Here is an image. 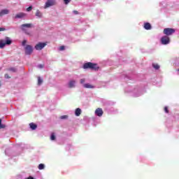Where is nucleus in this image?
<instances>
[{"instance_id":"25","label":"nucleus","mask_w":179,"mask_h":179,"mask_svg":"<svg viewBox=\"0 0 179 179\" xmlns=\"http://www.w3.org/2000/svg\"><path fill=\"white\" fill-rule=\"evenodd\" d=\"M33 9V6H29L27 8V12H30Z\"/></svg>"},{"instance_id":"9","label":"nucleus","mask_w":179,"mask_h":179,"mask_svg":"<svg viewBox=\"0 0 179 179\" xmlns=\"http://www.w3.org/2000/svg\"><path fill=\"white\" fill-rule=\"evenodd\" d=\"M95 114L96 115H97L98 117H101L103 115V114H104V112L103 111V109L101 108H98L96 109L95 110Z\"/></svg>"},{"instance_id":"1","label":"nucleus","mask_w":179,"mask_h":179,"mask_svg":"<svg viewBox=\"0 0 179 179\" xmlns=\"http://www.w3.org/2000/svg\"><path fill=\"white\" fill-rule=\"evenodd\" d=\"M83 69H92V71H99V65L96 63L87 62L83 66Z\"/></svg>"},{"instance_id":"26","label":"nucleus","mask_w":179,"mask_h":179,"mask_svg":"<svg viewBox=\"0 0 179 179\" xmlns=\"http://www.w3.org/2000/svg\"><path fill=\"white\" fill-rule=\"evenodd\" d=\"M64 2L66 5H68V3H69V2H71V0H64Z\"/></svg>"},{"instance_id":"8","label":"nucleus","mask_w":179,"mask_h":179,"mask_svg":"<svg viewBox=\"0 0 179 179\" xmlns=\"http://www.w3.org/2000/svg\"><path fill=\"white\" fill-rule=\"evenodd\" d=\"M55 5V0H48L45 5V9L50 8V6H54Z\"/></svg>"},{"instance_id":"22","label":"nucleus","mask_w":179,"mask_h":179,"mask_svg":"<svg viewBox=\"0 0 179 179\" xmlns=\"http://www.w3.org/2000/svg\"><path fill=\"white\" fill-rule=\"evenodd\" d=\"M50 139L51 141H55V134L54 133L51 134Z\"/></svg>"},{"instance_id":"13","label":"nucleus","mask_w":179,"mask_h":179,"mask_svg":"<svg viewBox=\"0 0 179 179\" xmlns=\"http://www.w3.org/2000/svg\"><path fill=\"white\" fill-rule=\"evenodd\" d=\"M83 86L85 89H94V86L90 83L84 84Z\"/></svg>"},{"instance_id":"15","label":"nucleus","mask_w":179,"mask_h":179,"mask_svg":"<svg viewBox=\"0 0 179 179\" xmlns=\"http://www.w3.org/2000/svg\"><path fill=\"white\" fill-rule=\"evenodd\" d=\"M75 80H71L69 81V87H70V89H72V87H75Z\"/></svg>"},{"instance_id":"14","label":"nucleus","mask_w":179,"mask_h":179,"mask_svg":"<svg viewBox=\"0 0 179 179\" xmlns=\"http://www.w3.org/2000/svg\"><path fill=\"white\" fill-rule=\"evenodd\" d=\"M75 114L76 117H79L80 114H82V110L80 108H78L76 109Z\"/></svg>"},{"instance_id":"18","label":"nucleus","mask_w":179,"mask_h":179,"mask_svg":"<svg viewBox=\"0 0 179 179\" xmlns=\"http://www.w3.org/2000/svg\"><path fill=\"white\" fill-rule=\"evenodd\" d=\"M43 82V80L41 77H38V86L41 85Z\"/></svg>"},{"instance_id":"21","label":"nucleus","mask_w":179,"mask_h":179,"mask_svg":"<svg viewBox=\"0 0 179 179\" xmlns=\"http://www.w3.org/2000/svg\"><path fill=\"white\" fill-rule=\"evenodd\" d=\"M152 66L155 69H159L160 68V66L157 64H152Z\"/></svg>"},{"instance_id":"24","label":"nucleus","mask_w":179,"mask_h":179,"mask_svg":"<svg viewBox=\"0 0 179 179\" xmlns=\"http://www.w3.org/2000/svg\"><path fill=\"white\" fill-rule=\"evenodd\" d=\"M164 111H165V113H166V114H169V108L167 106L164 107Z\"/></svg>"},{"instance_id":"16","label":"nucleus","mask_w":179,"mask_h":179,"mask_svg":"<svg viewBox=\"0 0 179 179\" xmlns=\"http://www.w3.org/2000/svg\"><path fill=\"white\" fill-rule=\"evenodd\" d=\"M29 127H30L31 129H32L33 131H34V129H37V124H36L34 123H30Z\"/></svg>"},{"instance_id":"2","label":"nucleus","mask_w":179,"mask_h":179,"mask_svg":"<svg viewBox=\"0 0 179 179\" xmlns=\"http://www.w3.org/2000/svg\"><path fill=\"white\" fill-rule=\"evenodd\" d=\"M10 44H12V41L9 37H6V41L0 40V48H3L6 45H10Z\"/></svg>"},{"instance_id":"32","label":"nucleus","mask_w":179,"mask_h":179,"mask_svg":"<svg viewBox=\"0 0 179 179\" xmlns=\"http://www.w3.org/2000/svg\"><path fill=\"white\" fill-rule=\"evenodd\" d=\"M73 13H75V15H79V12H78V10H73Z\"/></svg>"},{"instance_id":"5","label":"nucleus","mask_w":179,"mask_h":179,"mask_svg":"<svg viewBox=\"0 0 179 179\" xmlns=\"http://www.w3.org/2000/svg\"><path fill=\"white\" fill-rule=\"evenodd\" d=\"M161 43L163 45H167V44L170 43V37L167 36H162L161 38Z\"/></svg>"},{"instance_id":"11","label":"nucleus","mask_w":179,"mask_h":179,"mask_svg":"<svg viewBox=\"0 0 179 179\" xmlns=\"http://www.w3.org/2000/svg\"><path fill=\"white\" fill-rule=\"evenodd\" d=\"M9 13V10L3 9L0 11V17L3 16L4 15H8Z\"/></svg>"},{"instance_id":"31","label":"nucleus","mask_w":179,"mask_h":179,"mask_svg":"<svg viewBox=\"0 0 179 179\" xmlns=\"http://www.w3.org/2000/svg\"><path fill=\"white\" fill-rule=\"evenodd\" d=\"M85 78H83L80 80V83H85Z\"/></svg>"},{"instance_id":"12","label":"nucleus","mask_w":179,"mask_h":179,"mask_svg":"<svg viewBox=\"0 0 179 179\" xmlns=\"http://www.w3.org/2000/svg\"><path fill=\"white\" fill-rule=\"evenodd\" d=\"M144 29H145V30H150V29H152V25H150V23L149 22H145L144 24Z\"/></svg>"},{"instance_id":"35","label":"nucleus","mask_w":179,"mask_h":179,"mask_svg":"<svg viewBox=\"0 0 179 179\" xmlns=\"http://www.w3.org/2000/svg\"><path fill=\"white\" fill-rule=\"evenodd\" d=\"M27 179H34V178L29 176V178H27Z\"/></svg>"},{"instance_id":"19","label":"nucleus","mask_w":179,"mask_h":179,"mask_svg":"<svg viewBox=\"0 0 179 179\" xmlns=\"http://www.w3.org/2000/svg\"><path fill=\"white\" fill-rule=\"evenodd\" d=\"M4 128H6V126L5 124H2V119H0V129H3Z\"/></svg>"},{"instance_id":"29","label":"nucleus","mask_w":179,"mask_h":179,"mask_svg":"<svg viewBox=\"0 0 179 179\" xmlns=\"http://www.w3.org/2000/svg\"><path fill=\"white\" fill-rule=\"evenodd\" d=\"M5 78L6 79H9L10 77H9V75L8 74H5Z\"/></svg>"},{"instance_id":"36","label":"nucleus","mask_w":179,"mask_h":179,"mask_svg":"<svg viewBox=\"0 0 179 179\" xmlns=\"http://www.w3.org/2000/svg\"><path fill=\"white\" fill-rule=\"evenodd\" d=\"M178 72H179V69H178Z\"/></svg>"},{"instance_id":"37","label":"nucleus","mask_w":179,"mask_h":179,"mask_svg":"<svg viewBox=\"0 0 179 179\" xmlns=\"http://www.w3.org/2000/svg\"><path fill=\"white\" fill-rule=\"evenodd\" d=\"M0 86H1V83H0Z\"/></svg>"},{"instance_id":"7","label":"nucleus","mask_w":179,"mask_h":179,"mask_svg":"<svg viewBox=\"0 0 179 179\" xmlns=\"http://www.w3.org/2000/svg\"><path fill=\"white\" fill-rule=\"evenodd\" d=\"M45 45H47V43H38L35 45V49H36L37 51H40L41 50H43Z\"/></svg>"},{"instance_id":"27","label":"nucleus","mask_w":179,"mask_h":179,"mask_svg":"<svg viewBox=\"0 0 179 179\" xmlns=\"http://www.w3.org/2000/svg\"><path fill=\"white\" fill-rule=\"evenodd\" d=\"M59 50H60V51H64V50H65V46H61L59 48Z\"/></svg>"},{"instance_id":"23","label":"nucleus","mask_w":179,"mask_h":179,"mask_svg":"<svg viewBox=\"0 0 179 179\" xmlns=\"http://www.w3.org/2000/svg\"><path fill=\"white\" fill-rule=\"evenodd\" d=\"M61 120H66V118H68V115H62L60 117Z\"/></svg>"},{"instance_id":"28","label":"nucleus","mask_w":179,"mask_h":179,"mask_svg":"<svg viewBox=\"0 0 179 179\" xmlns=\"http://www.w3.org/2000/svg\"><path fill=\"white\" fill-rule=\"evenodd\" d=\"M26 43H27V41L24 40V41H22V45H26Z\"/></svg>"},{"instance_id":"30","label":"nucleus","mask_w":179,"mask_h":179,"mask_svg":"<svg viewBox=\"0 0 179 179\" xmlns=\"http://www.w3.org/2000/svg\"><path fill=\"white\" fill-rule=\"evenodd\" d=\"M5 30H6V29L3 27L0 28V31H5Z\"/></svg>"},{"instance_id":"20","label":"nucleus","mask_w":179,"mask_h":179,"mask_svg":"<svg viewBox=\"0 0 179 179\" xmlns=\"http://www.w3.org/2000/svg\"><path fill=\"white\" fill-rule=\"evenodd\" d=\"M44 168H45V166H44L43 164H40L38 165V169L39 170H44Z\"/></svg>"},{"instance_id":"33","label":"nucleus","mask_w":179,"mask_h":179,"mask_svg":"<svg viewBox=\"0 0 179 179\" xmlns=\"http://www.w3.org/2000/svg\"><path fill=\"white\" fill-rule=\"evenodd\" d=\"M38 68H41V69L44 68V65L40 64V65L38 66Z\"/></svg>"},{"instance_id":"34","label":"nucleus","mask_w":179,"mask_h":179,"mask_svg":"<svg viewBox=\"0 0 179 179\" xmlns=\"http://www.w3.org/2000/svg\"><path fill=\"white\" fill-rule=\"evenodd\" d=\"M10 71H12L13 72H15L16 69H10Z\"/></svg>"},{"instance_id":"4","label":"nucleus","mask_w":179,"mask_h":179,"mask_svg":"<svg viewBox=\"0 0 179 179\" xmlns=\"http://www.w3.org/2000/svg\"><path fill=\"white\" fill-rule=\"evenodd\" d=\"M164 34H165L167 37L169 36H171L176 33V29L173 28H165L163 31Z\"/></svg>"},{"instance_id":"17","label":"nucleus","mask_w":179,"mask_h":179,"mask_svg":"<svg viewBox=\"0 0 179 179\" xmlns=\"http://www.w3.org/2000/svg\"><path fill=\"white\" fill-rule=\"evenodd\" d=\"M36 16L37 17H43V13H41V11L39 10H36Z\"/></svg>"},{"instance_id":"6","label":"nucleus","mask_w":179,"mask_h":179,"mask_svg":"<svg viewBox=\"0 0 179 179\" xmlns=\"http://www.w3.org/2000/svg\"><path fill=\"white\" fill-rule=\"evenodd\" d=\"M26 55H31L33 52V46L30 45H27L24 48Z\"/></svg>"},{"instance_id":"3","label":"nucleus","mask_w":179,"mask_h":179,"mask_svg":"<svg viewBox=\"0 0 179 179\" xmlns=\"http://www.w3.org/2000/svg\"><path fill=\"white\" fill-rule=\"evenodd\" d=\"M26 27L27 29H31V27H33V24H22L21 26H20V29L21 30H22V31H24V33L26 34H30V32L27 31V30L26 29Z\"/></svg>"},{"instance_id":"10","label":"nucleus","mask_w":179,"mask_h":179,"mask_svg":"<svg viewBox=\"0 0 179 179\" xmlns=\"http://www.w3.org/2000/svg\"><path fill=\"white\" fill-rule=\"evenodd\" d=\"M26 16V13H19L15 17V19H22Z\"/></svg>"}]
</instances>
